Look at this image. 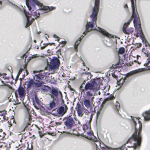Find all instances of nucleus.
I'll return each instance as SVG.
<instances>
[{
  "label": "nucleus",
  "instance_id": "obj_1",
  "mask_svg": "<svg viewBox=\"0 0 150 150\" xmlns=\"http://www.w3.org/2000/svg\"><path fill=\"white\" fill-rule=\"evenodd\" d=\"M26 5L28 8L29 11L28 13L24 11L23 12V15L25 18L26 19L25 28L29 26L35 19H37L40 16V13L36 10V9L33 7L34 4L40 7L39 10L43 11V13L48 12L50 11L55 10V7L51 6H44L42 4L37 0H26Z\"/></svg>",
  "mask_w": 150,
  "mask_h": 150
},
{
  "label": "nucleus",
  "instance_id": "obj_2",
  "mask_svg": "<svg viewBox=\"0 0 150 150\" xmlns=\"http://www.w3.org/2000/svg\"><path fill=\"white\" fill-rule=\"evenodd\" d=\"M99 0H95L94 6L93 8L92 13L90 16L92 21H88L86 26V30L83 34H86L88 32L92 30H96L99 31L103 35L109 38H112L113 37L112 35L108 33L104 29L99 27L94 28V25L96 24V21L97 14L99 10Z\"/></svg>",
  "mask_w": 150,
  "mask_h": 150
},
{
  "label": "nucleus",
  "instance_id": "obj_3",
  "mask_svg": "<svg viewBox=\"0 0 150 150\" xmlns=\"http://www.w3.org/2000/svg\"><path fill=\"white\" fill-rule=\"evenodd\" d=\"M132 123L134 124L135 128L134 133L126 142L127 143H130L132 144L131 147L134 148V150L140 147L141 142V132L142 125L139 118L131 117Z\"/></svg>",
  "mask_w": 150,
  "mask_h": 150
},
{
  "label": "nucleus",
  "instance_id": "obj_4",
  "mask_svg": "<svg viewBox=\"0 0 150 150\" xmlns=\"http://www.w3.org/2000/svg\"><path fill=\"white\" fill-rule=\"evenodd\" d=\"M101 84V81L99 79L87 82L85 85V89L86 91L84 98L90 99L92 102L93 101L95 95L93 92H96L99 89Z\"/></svg>",
  "mask_w": 150,
  "mask_h": 150
},
{
  "label": "nucleus",
  "instance_id": "obj_5",
  "mask_svg": "<svg viewBox=\"0 0 150 150\" xmlns=\"http://www.w3.org/2000/svg\"><path fill=\"white\" fill-rule=\"evenodd\" d=\"M60 64L59 60V59H56L52 61L50 65L49 70H54L58 69Z\"/></svg>",
  "mask_w": 150,
  "mask_h": 150
},
{
  "label": "nucleus",
  "instance_id": "obj_6",
  "mask_svg": "<svg viewBox=\"0 0 150 150\" xmlns=\"http://www.w3.org/2000/svg\"><path fill=\"white\" fill-rule=\"evenodd\" d=\"M136 14H135L134 18L133 21V23L135 28H139L141 30L140 33L142 32V29L140 28L141 23L139 17L137 10H136Z\"/></svg>",
  "mask_w": 150,
  "mask_h": 150
},
{
  "label": "nucleus",
  "instance_id": "obj_7",
  "mask_svg": "<svg viewBox=\"0 0 150 150\" xmlns=\"http://www.w3.org/2000/svg\"><path fill=\"white\" fill-rule=\"evenodd\" d=\"M36 79L33 81V88H36L40 87L43 83L42 79L39 76L35 75Z\"/></svg>",
  "mask_w": 150,
  "mask_h": 150
},
{
  "label": "nucleus",
  "instance_id": "obj_8",
  "mask_svg": "<svg viewBox=\"0 0 150 150\" xmlns=\"http://www.w3.org/2000/svg\"><path fill=\"white\" fill-rule=\"evenodd\" d=\"M64 123L67 129H70L76 125L74 122L71 118L67 119L64 122Z\"/></svg>",
  "mask_w": 150,
  "mask_h": 150
},
{
  "label": "nucleus",
  "instance_id": "obj_9",
  "mask_svg": "<svg viewBox=\"0 0 150 150\" xmlns=\"http://www.w3.org/2000/svg\"><path fill=\"white\" fill-rule=\"evenodd\" d=\"M68 108L66 105H63L59 108L57 110L58 115L60 116H63L67 112Z\"/></svg>",
  "mask_w": 150,
  "mask_h": 150
},
{
  "label": "nucleus",
  "instance_id": "obj_10",
  "mask_svg": "<svg viewBox=\"0 0 150 150\" xmlns=\"http://www.w3.org/2000/svg\"><path fill=\"white\" fill-rule=\"evenodd\" d=\"M132 8V14L130 18L129 19L128 21L125 23L124 25H128L129 24L130 22L132 20L133 18L135 17V14H136V6H131Z\"/></svg>",
  "mask_w": 150,
  "mask_h": 150
},
{
  "label": "nucleus",
  "instance_id": "obj_11",
  "mask_svg": "<svg viewBox=\"0 0 150 150\" xmlns=\"http://www.w3.org/2000/svg\"><path fill=\"white\" fill-rule=\"evenodd\" d=\"M84 109L82 108L80 105H78L77 106V111L78 115L80 117H82L84 114Z\"/></svg>",
  "mask_w": 150,
  "mask_h": 150
},
{
  "label": "nucleus",
  "instance_id": "obj_12",
  "mask_svg": "<svg viewBox=\"0 0 150 150\" xmlns=\"http://www.w3.org/2000/svg\"><path fill=\"white\" fill-rule=\"evenodd\" d=\"M142 115L145 120L147 121L150 120V109L149 110L143 112Z\"/></svg>",
  "mask_w": 150,
  "mask_h": 150
},
{
  "label": "nucleus",
  "instance_id": "obj_13",
  "mask_svg": "<svg viewBox=\"0 0 150 150\" xmlns=\"http://www.w3.org/2000/svg\"><path fill=\"white\" fill-rule=\"evenodd\" d=\"M143 71V69H137L132 71L127 74V77H128L130 76L140 72Z\"/></svg>",
  "mask_w": 150,
  "mask_h": 150
},
{
  "label": "nucleus",
  "instance_id": "obj_14",
  "mask_svg": "<svg viewBox=\"0 0 150 150\" xmlns=\"http://www.w3.org/2000/svg\"><path fill=\"white\" fill-rule=\"evenodd\" d=\"M50 93L51 94V97L52 98V97L54 96L57 97L58 96V93H59L61 95H62V93L60 91H59L58 92L56 88H53L51 90Z\"/></svg>",
  "mask_w": 150,
  "mask_h": 150
},
{
  "label": "nucleus",
  "instance_id": "obj_15",
  "mask_svg": "<svg viewBox=\"0 0 150 150\" xmlns=\"http://www.w3.org/2000/svg\"><path fill=\"white\" fill-rule=\"evenodd\" d=\"M127 25H124L122 30L123 32L125 34H129L130 33H132L133 31V29L132 28H130L126 30V28L127 27Z\"/></svg>",
  "mask_w": 150,
  "mask_h": 150
},
{
  "label": "nucleus",
  "instance_id": "obj_16",
  "mask_svg": "<svg viewBox=\"0 0 150 150\" xmlns=\"http://www.w3.org/2000/svg\"><path fill=\"white\" fill-rule=\"evenodd\" d=\"M86 34H83L82 35L76 42L74 45V50L76 51H77V47L80 43L81 40L86 35Z\"/></svg>",
  "mask_w": 150,
  "mask_h": 150
},
{
  "label": "nucleus",
  "instance_id": "obj_17",
  "mask_svg": "<svg viewBox=\"0 0 150 150\" xmlns=\"http://www.w3.org/2000/svg\"><path fill=\"white\" fill-rule=\"evenodd\" d=\"M18 93L21 98H23L25 95L24 89L21 87H19L18 88Z\"/></svg>",
  "mask_w": 150,
  "mask_h": 150
},
{
  "label": "nucleus",
  "instance_id": "obj_18",
  "mask_svg": "<svg viewBox=\"0 0 150 150\" xmlns=\"http://www.w3.org/2000/svg\"><path fill=\"white\" fill-rule=\"evenodd\" d=\"M84 103L85 106L87 108H90V102L91 101V100L86 98H84Z\"/></svg>",
  "mask_w": 150,
  "mask_h": 150
},
{
  "label": "nucleus",
  "instance_id": "obj_19",
  "mask_svg": "<svg viewBox=\"0 0 150 150\" xmlns=\"http://www.w3.org/2000/svg\"><path fill=\"white\" fill-rule=\"evenodd\" d=\"M105 110V108L104 107V105L102 104L101 105L98 110L97 112V115L99 116L103 114Z\"/></svg>",
  "mask_w": 150,
  "mask_h": 150
},
{
  "label": "nucleus",
  "instance_id": "obj_20",
  "mask_svg": "<svg viewBox=\"0 0 150 150\" xmlns=\"http://www.w3.org/2000/svg\"><path fill=\"white\" fill-rule=\"evenodd\" d=\"M33 81L32 80L29 81L28 83L27 86V88L29 89L32 87H33Z\"/></svg>",
  "mask_w": 150,
  "mask_h": 150
},
{
  "label": "nucleus",
  "instance_id": "obj_21",
  "mask_svg": "<svg viewBox=\"0 0 150 150\" xmlns=\"http://www.w3.org/2000/svg\"><path fill=\"white\" fill-rule=\"evenodd\" d=\"M127 79L126 78H125L124 79H121L120 81H117V84L118 85H120L121 86H122L123 85V83Z\"/></svg>",
  "mask_w": 150,
  "mask_h": 150
},
{
  "label": "nucleus",
  "instance_id": "obj_22",
  "mask_svg": "<svg viewBox=\"0 0 150 150\" xmlns=\"http://www.w3.org/2000/svg\"><path fill=\"white\" fill-rule=\"evenodd\" d=\"M49 105V109L51 110L55 108V103L53 101H52L50 103Z\"/></svg>",
  "mask_w": 150,
  "mask_h": 150
},
{
  "label": "nucleus",
  "instance_id": "obj_23",
  "mask_svg": "<svg viewBox=\"0 0 150 150\" xmlns=\"http://www.w3.org/2000/svg\"><path fill=\"white\" fill-rule=\"evenodd\" d=\"M125 52V49L123 47H121L118 50V54H122Z\"/></svg>",
  "mask_w": 150,
  "mask_h": 150
},
{
  "label": "nucleus",
  "instance_id": "obj_24",
  "mask_svg": "<svg viewBox=\"0 0 150 150\" xmlns=\"http://www.w3.org/2000/svg\"><path fill=\"white\" fill-rule=\"evenodd\" d=\"M99 145L101 148H109L110 147L108 146L105 144L103 143H101L100 142H99Z\"/></svg>",
  "mask_w": 150,
  "mask_h": 150
},
{
  "label": "nucleus",
  "instance_id": "obj_25",
  "mask_svg": "<svg viewBox=\"0 0 150 150\" xmlns=\"http://www.w3.org/2000/svg\"><path fill=\"white\" fill-rule=\"evenodd\" d=\"M6 113L5 111H0V116L2 117L3 120L5 119V114Z\"/></svg>",
  "mask_w": 150,
  "mask_h": 150
},
{
  "label": "nucleus",
  "instance_id": "obj_26",
  "mask_svg": "<svg viewBox=\"0 0 150 150\" xmlns=\"http://www.w3.org/2000/svg\"><path fill=\"white\" fill-rule=\"evenodd\" d=\"M27 115L25 118V120L27 122L29 121L30 120V116L28 112V109H27Z\"/></svg>",
  "mask_w": 150,
  "mask_h": 150
},
{
  "label": "nucleus",
  "instance_id": "obj_27",
  "mask_svg": "<svg viewBox=\"0 0 150 150\" xmlns=\"http://www.w3.org/2000/svg\"><path fill=\"white\" fill-rule=\"evenodd\" d=\"M115 106L116 110L117 111V112L118 111L120 108V104L117 101L116 102Z\"/></svg>",
  "mask_w": 150,
  "mask_h": 150
},
{
  "label": "nucleus",
  "instance_id": "obj_28",
  "mask_svg": "<svg viewBox=\"0 0 150 150\" xmlns=\"http://www.w3.org/2000/svg\"><path fill=\"white\" fill-rule=\"evenodd\" d=\"M114 98H114V96L112 95L111 94L109 96H108V97H107L106 98V100H108L113 99Z\"/></svg>",
  "mask_w": 150,
  "mask_h": 150
},
{
  "label": "nucleus",
  "instance_id": "obj_29",
  "mask_svg": "<svg viewBox=\"0 0 150 150\" xmlns=\"http://www.w3.org/2000/svg\"><path fill=\"white\" fill-rule=\"evenodd\" d=\"M79 92L81 93L82 94L83 93H84L85 92V91H86L85 89V86L84 87V88L83 89V88H81V87H80L79 88Z\"/></svg>",
  "mask_w": 150,
  "mask_h": 150
},
{
  "label": "nucleus",
  "instance_id": "obj_30",
  "mask_svg": "<svg viewBox=\"0 0 150 150\" xmlns=\"http://www.w3.org/2000/svg\"><path fill=\"white\" fill-rule=\"evenodd\" d=\"M131 3V6H136V0H130Z\"/></svg>",
  "mask_w": 150,
  "mask_h": 150
},
{
  "label": "nucleus",
  "instance_id": "obj_31",
  "mask_svg": "<svg viewBox=\"0 0 150 150\" xmlns=\"http://www.w3.org/2000/svg\"><path fill=\"white\" fill-rule=\"evenodd\" d=\"M10 5L12 7L15 8L16 9H18V7L16 5L12 3H9Z\"/></svg>",
  "mask_w": 150,
  "mask_h": 150
},
{
  "label": "nucleus",
  "instance_id": "obj_32",
  "mask_svg": "<svg viewBox=\"0 0 150 150\" xmlns=\"http://www.w3.org/2000/svg\"><path fill=\"white\" fill-rule=\"evenodd\" d=\"M94 139H93V137H90L89 138H88L90 140H92L94 142H97V139L96 138H95V137H94Z\"/></svg>",
  "mask_w": 150,
  "mask_h": 150
},
{
  "label": "nucleus",
  "instance_id": "obj_33",
  "mask_svg": "<svg viewBox=\"0 0 150 150\" xmlns=\"http://www.w3.org/2000/svg\"><path fill=\"white\" fill-rule=\"evenodd\" d=\"M23 69H22L20 68L19 71L18 72V74L17 75V78H18L19 76V75L22 72Z\"/></svg>",
  "mask_w": 150,
  "mask_h": 150
},
{
  "label": "nucleus",
  "instance_id": "obj_34",
  "mask_svg": "<svg viewBox=\"0 0 150 150\" xmlns=\"http://www.w3.org/2000/svg\"><path fill=\"white\" fill-rule=\"evenodd\" d=\"M38 57V55L37 54H34L31 56V58H34Z\"/></svg>",
  "mask_w": 150,
  "mask_h": 150
},
{
  "label": "nucleus",
  "instance_id": "obj_35",
  "mask_svg": "<svg viewBox=\"0 0 150 150\" xmlns=\"http://www.w3.org/2000/svg\"><path fill=\"white\" fill-rule=\"evenodd\" d=\"M67 133H69L71 134H73V135H75L79 136V135H78V133H75L74 132H71L70 133H69V132H68Z\"/></svg>",
  "mask_w": 150,
  "mask_h": 150
},
{
  "label": "nucleus",
  "instance_id": "obj_36",
  "mask_svg": "<svg viewBox=\"0 0 150 150\" xmlns=\"http://www.w3.org/2000/svg\"><path fill=\"white\" fill-rule=\"evenodd\" d=\"M88 136H93V133L92 132H89L88 133Z\"/></svg>",
  "mask_w": 150,
  "mask_h": 150
},
{
  "label": "nucleus",
  "instance_id": "obj_37",
  "mask_svg": "<svg viewBox=\"0 0 150 150\" xmlns=\"http://www.w3.org/2000/svg\"><path fill=\"white\" fill-rule=\"evenodd\" d=\"M92 118V115H91L90 116V117H89V123L91 122Z\"/></svg>",
  "mask_w": 150,
  "mask_h": 150
},
{
  "label": "nucleus",
  "instance_id": "obj_38",
  "mask_svg": "<svg viewBox=\"0 0 150 150\" xmlns=\"http://www.w3.org/2000/svg\"><path fill=\"white\" fill-rule=\"evenodd\" d=\"M53 37L55 38H59L58 37V36L57 35H55V34H54L53 35Z\"/></svg>",
  "mask_w": 150,
  "mask_h": 150
},
{
  "label": "nucleus",
  "instance_id": "obj_39",
  "mask_svg": "<svg viewBox=\"0 0 150 150\" xmlns=\"http://www.w3.org/2000/svg\"><path fill=\"white\" fill-rule=\"evenodd\" d=\"M124 8H128V6L127 4H125L124 5Z\"/></svg>",
  "mask_w": 150,
  "mask_h": 150
},
{
  "label": "nucleus",
  "instance_id": "obj_40",
  "mask_svg": "<svg viewBox=\"0 0 150 150\" xmlns=\"http://www.w3.org/2000/svg\"><path fill=\"white\" fill-rule=\"evenodd\" d=\"M63 44H64V45H65L66 44V41H62V42H61Z\"/></svg>",
  "mask_w": 150,
  "mask_h": 150
},
{
  "label": "nucleus",
  "instance_id": "obj_41",
  "mask_svg": "<svg viewBox=\"0 0 150 150\" xmlns=\"http://www.w3.org/2000/svg\"><path fill=\"white\" fill-rule=\"evenodd\" d=\"M112 66H113V67L115 68H116V67H117V66H116V65H113Z\"/></svg>",
  "mask_w": 150,
  "mask_h": 150
},
{
  "label": "nucleus",
  "instance_id": "obj_42",
  "mask_svg": "<svg viewBox=\"0 0 150 150\" xmlns=\"http://www.w3.org/2000/svg\"><path fill=\"white\" fill-rule=\"evenodd\" d=\"M150 62H148L147 63L146 62L145 64H144V65L145 66V65H147V64H149V63Z\"/></svg>",
  "mask_w": 150,
  "mask_h": 150
},
{
  "label": "nucleus",
  "instance_id": "obj_43",
  "mask_svg": "<svg viewBox=\"0 0 150 150\" xmlns=\"http://www.w3.org/2000/svg\"><path fill=\"white\" fill-rule=\"evenodd\" d=\"M11 121L13 122V123L15 122L14 120V119H12L11 120Z\"/></svg>",
  "mask_w": 150,
  "mask_h": 150
},
{
  "label": "nucleus",
  "instance_id": "obj_44",
  "mask_svg": "<svg viewBox=\"0 0 150 150\" xmlns=\"http://www.w3.org/2000/svg\"><path fill=\"white\" fill-rule=\"evenodd\" d=\"M85 82H86V81L85 80H84V81L82 83V84L83 85H84L85 83Z\"/></svg>",
  "mask_w": 150,
  "mask_h": 150
},
{
  "label": "nucleus",
  "instance_id": "obj_45",
  "mask_svg": "<svg viewBox=\"0 0 150 150\" xmlns=\"http://www.w3.org/2000/svg\"><path fill=\"white\" fill-rule=\"evenodd\" d=\"M37 71H33V73H34V74H35V73H37Z\"/></svg>",
  "mask_w": 150,
  "mask_h": 150
},
{
  "label": "nucleus",
  "instance_id": "obj_46",
  "mask_svg": "<svg viewBox=\"0 0 150 150\" xmlns=\"http://www.w3.org/2000/svg\"><path fill=\"white\" fill-rule=\"evenodd\" d=\"M1 1H0V8L1 7Z\"/></svg>",
  "mask_w": 150,
  "mask_h": 150
},
{
  "label": "nucleus",
  "instance_id": "obj_47",
  "mask_svg": "<svg viewBox=\"0 0 150 150\" xmlns=\"http://www.w3.org/2000/svg\"><path fill=\"white\" fill-rule=\"evenodd\" d=\"M45 44V46L44 47H43V48H45V47H46V46H47V44Z\"/></svg>",
  "mask_w": 150,
  "mask_h": 150
},
{
  "label": "nucleus",
  "instance_id": "obj_48",
  "mask_svg": "<svg viewBox=\"0 0 150 150\" xmlns=\"http://www.w3.org/2000/svg\"><path fill=\"white\" fill-rule=\"evenodd\" d=\"M83 85L81 84V85L80 86V87H81V88H83Z\"/></svg>",
  "mask_w": 150,
  "mask_h": 150
},
{
  "label": "nucleus",
  "instance_id": "obj_49",
  "mask_svg": "<svg viewBox=\"0 0 150 150\" xmlns=\"http://www.w3.org/2000/svg\"><path fill=\"white\" fill-rule=\"evenodd\" d=\"M112 75L115 78H116V76L114 74V75Z\"/></svg>",
  "mask_w": 150,
  "mask_h": 150
},
{
  "label": "nucleus",
  "instance_id": "obj_50",
  "mask_svg": "<svg viewBox=\"0 0 150 150\" xmlns=\"http://www.w3.org/2000/svg\"><path fill=\"white\" fill-rule=\"evenodd\" d=\"M98 94L99 95H100V91H99L98 92Z\"/></svg>",
  "mask_w": 150,
  "mask_h": 150
},
{
  "label": "nucleus",
  "instance_id": "obj_51",
  "mask_svg": "<svg viewBox=\"0 0 150 150\" xmlns=\"http://www.w3.org/2000/svg\"><path fill=\"white\" fill-rule=\"evenodd\" d=\"M34 42H35V43H36V41L35 40H34L33 41Z\"/></svg>",
  "mask_w": 150,
  "mask_h": 150
},
{
  "label": "nucleus",
  "instance_id": "obj_52",
  "mask_svg": "<svg viewBox=\"0 0 150 150\" xmlns=\"http://www.w3.org/2000/svg\"><path fill=\"white\" fill-rule=\"evenodd\" d=\"M12 124H10V125H9V127H11L12 126Z\"/></svg>",
  "mask_w": 150,
  "mask_h": 150
},
{
  "label": "nucleus",
  "instance_id": "obj_53",
  "mask_svg": "<svg viewBox=\"0 0 150 150\" xmlns=\"http://www.w3.org/2000/svg\"><path fill=\"white\" fill-rule=\"evenodd\" d=\"M140 57V56L139 55H137V58L138 59V57Z\"/></svg>",
  "mask_w": 150,
  "mask_h": 150
},
{
  "label": "nucleus",
  "instance_id": "obj_54",
  "mask_svg": "<svg viewBox=\"0 0 150 150\" xmlns=\"http://www.w3.org/2000/svg\"><path fill=\"white\" fill-rule=\"evenodd\" d=\"M40 33V31H39V32H37V33L38 34H39V33Z\"/></svg>",
  "mask_w": 150,
  "mask_h": 150
},
{
  "label": "nucleus",
  "instance_id": "obj_55",
  "mask_svg": "<svg viewBox=\"0 0 150 150\" xmlns=\"http://www.w3.org/2000/svg\"><path fill=\"white\" fill-rule=\"evenodd\" d=\"M2 129H0V132H2Z\"/></svg>",
  "mask_w": 150,
  "mask_h": 150
},
{
  "label": "nucleus",
  "instance_id": "obj_56",
  "mask_svg": "<svg viewBox=\"0 0 150 150\" xmlns=\"http://www.w3.org/2000/svg\"><path fill=\"white\" fill-rule=\"evenodd\" d=\"M80 59H81L82 60V61H83V60L82 59V58H81V57L80 58Z\"/></svg>",
  "mask_w": 150,
  "mask_h": 150
},
{
  "label": "nucleus",
  "instance_id": "obj_57",
  "mask_svg": "<svg viewBox=\"0 0 150 150\" xmlns=\"http://www.w3.org/2000/svg\"><path fill=\"white\" fill-rule=\"evenodd\" d=\"M40 137H42V136H41L40 135Z\"/></svg>",
  "mask_w": 150,
  "mask_h": 150
},
{
  "label": "nucleus",
  "instance_id": "obj_58",
  "mask_svg": "<svg viewBox=\"0 0 150 150\" xmlns=\"http://www.w3.org/2000/svg\"><path fill=\"white\" fill-rule=\"evenodd\" d=\"M34 78H35L34 79H35V78H36V77H35V76H34Z\"/></svg>",
  "mask_w": 150,
  "mask_h": 150
},
{
  "label": "nucleus",
  "instance_id": "obj_59",
  "mask_svg": "<svg viewBox=\"0 0 150 150\" xmlns=\"http://www.w3.org/2000/svg\"><path fill=\"white\" fill-rule=\"evenodd\" d=\"M27 124L28 125H29V124L28 122H27Z\"/></svg>",
  "mask_w": 150,
  "mask_h": 150
},
{
  "label": "nucleus",
  "instance_id": "obj_60",
  "mask_svg": "<svg viewBox=\"0 0 150 150\" xmlns=\"http://www.w3.org/2000/svg\"><path fill=\"white\" fill-rule=\"evenodd\" d=\"M46 38V39H47V40H48V39H47V38Z\"/></svg>",
  "mask_w": 150,
  "mask_h": 150
},
{
  "label": "nucleus",
  "instance_id": "obj_61",
  "mask_svg": "<svg viewBox=\"0 0 150 150\" xmlns=\"http://www.w3.org/2000/svg\"><path fill=\"white\" fill-rule=\"evenodd\" d=\"M42 41H41V43H42Z\"/></svg>",
  "mask_w": 150,
  "mask_h": 150
},
{
  "label": "nucleus",
  "instance_id": "obj_62",
  "mask_svg": "<svg viewBox=\"0 0 150 150\" xmlns=\"http://www.w3.org/2000/svg\"><path fill=\"white\" fill-rule=\"evenodd\" d=\"M26 72H27V70H26Z\"/></svg>",
  "mask_w": 150,
  "mask_h": 150
},
{
  "label": "nucleus",
  "instance_id": "obj_63",
  "mask_svg": "<svg viewBox=\"0 0 150 150\" xmlns=\"http://www.w3.org/2000/svg\"><path fill=\"white\" fill-rule=\"evenodd\" d=\"M59 40V39H58L57 40H58V41Z\"/></svg>",
  "mask_w": 150,
  "mask_h": 150
},
{
  "label": "nucleus",
  "instance_id": "obj_64",
  "mask_svg": "<svg viewBox=\"0 0 150 150\" xmlns=\"http://www.w3.org/2000/svg\"><path fill=\"white\" fill-rule=\"evenodd\" d=\"M88 73L89 74H90L89 73Z\"/></svg>",
  "mask_w": 150,
  "mask_h": 150
}]
</instances>
